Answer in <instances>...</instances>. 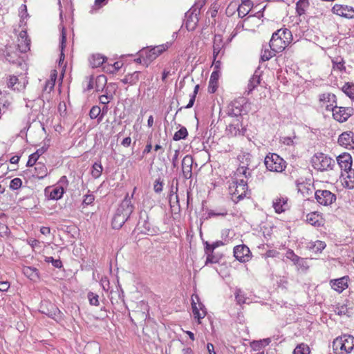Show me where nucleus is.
I'll list each match as a JSON object with an SVG mask.
<instances>
[{"mask_svg":"<svg viewBox=\"0 0 354 354\" xmlns=\"http://www.w3.org/2000/svg\"><path fill=\"white\" fill-rule=\"evenodd\" d=\"M313 168L320 171L332 170L335 165V160L326 154L317 153L311 158Z\"/></svg>","mask_w":354,"mask_h":354,"instance_id":"nucleus-2","label":"nucleus"},{"mask_svg":"<svg viewBox=\"0 0 354 354\" xmlns=\"http://www.w3.org/2000/svg\"><path fill=\"white\" fill-rule=\"evenodd\" d=\"M250 9L248 7H243V6H239L238 8V15L241 18L245 17L250 12Z\"/></svg>","mask_w":354,"mask_h":354,"instance_id":"nucleus-64","label":"nucleus"},{"mask_svg":"<svg viewBox=\"0 0 354 354\" xmlns=\"http://www.w3.org/2000/svg\"><path fill=\"white\" fill-rule=\"evenodd\" d=\"M200 14V8L195 4L185 15L183 24L186 28L190 31L194 30L198 22V15Z\"/></svg>","mask_w":354,"mask_h":354,"instance_id":"nucleus-8","label":"nucleus"},{"mask_svg":"<svg viewBox=\"0 0 354 354\" xmlns=\"http://www.w3.org/2000/svg\"><path fill=\"white\" fill-rule=\"evenodd\" d=\"M48 148V146L44 145L38 149L35 153L30 154L29 156L26 166L32 167L35 164H37V161L39 158L47 151Z\"/></svg>","mask_w":354,"mask_h":354,"instance_id":"nucleus-27","label":"nucleus"},{"mask_svg":"<svg viewBox=\"0 0 354 354\" xmlns=\"http://www.w3.org/2000/svg\"><path fill=\"white\" fill-rule=\"evenodd\" d=\"M343 92L351 99L354 100V84L347 82L342 87Z\"/></svg>","mask_w":354,"mask_h":354,"instance_id":"nucleus-46","label":"nucleus"},{"mask_svg":"<svg viewBox=\"0 0 354 354\" xmlns=\"http://www.w3.org/2000/svg\"><path fill=\"white\" fill-rule=\"evenodd\" d=\"M282 34H286V35H290V30L287 28H284V29H279L278 30H277L276 32H274L272 35V37H271V39L270 41H276L277 39H279L281 38V36H282Z\"/></svg>","mask_w":354,"mask_h":354,"instance_id":"nucleus-55","label":"nucleus"},{"mask_svg":"<svg viewBox=\"0 0 354 354\" xmlns=\"http://www.w3.org/2000/svg\"><path fill=\"white\" fill-rule=\"evenodd\" d=\"M19 84V83L17 77L15 75H10L8 82V87L15 91H20L21 89V86H18Z\"/></svg>","mask_w":354,"mask_h":354,"instance_id":"nucleus-45","label":"nucleus"},{"mask_svg":"<svg viewBox=\"0 0 354 354\" xmlns=\"http://www.w3.org/2000/svg\"><path fill=\"white\" fill-rule=\"evenodd\" d=\"M129 218L115 212L111 222L113 228L120 229Z\"/></svg>","mask_w":354,"mask_h":354,"instance_id":"nucleus-30","label":"nucleus"},{"mask_svg":"<svg viewBox=\"0 0 354 354\" xmlns=\"http://www.w3.org/2000/svg\"><path fill=\"white\" fill-rule=\"evenodd\" d=\"M234 294L236 301L239 304L241 305L248 303L247 299L248 298L245 297V295L243 290L241 289H236Z\"/></svg>","mask_w":354,"mask_h":354,"instance_id":"nucleus-49","label":"nucleus"},{"mask_svg":"<svg viewBox=\"0 0 354 354\" xmlns=\"http://www.w3.org/2000/svg\"><path fill=\"white\" fill-rule=\"evenodd\" d=\"M246 129L243 126V119L232 118V120L227 125V134L232 137L243 136Z\"/></svg>","mask_w":354,"mask_h":354,"instance_id":"nucleus-13","label":"nucleus"},{"mask_svg":"<svg viewBox=\"0 0 354 354\" xmlns=\"http://www.w3.org/2000/svg\"><path fill=\"white\" fill-rule=\"evenodd\" d=\"M333 347L337 354L350 353L354 348V337L348 334L338 337L334 339Z\"/></svg>","mask_w":354,"mask_h":354,"instance_id":"nucleus-1","label":"nucleus"},{"mask_svg":"<svg viewBox=\"0 0 354 354\" xmlns=\"http://www.w3.org/2000/svg\"><path fill=\"white\" fill-rule=\"evenodd\" d=\"M317 202L324 206H329L336 201V195L329 190L318 189L315 192Z\"/></svg>","mask_w":354,"mask_h":354,"instance_id":"nucleus-11","label":"nucleus"},{"mask_svg":"<svg viewBox=\"0 0 354 354\" xmlns=\"http://www.w3.org/2000/svg\"><path fill=\"white\" fill-rule=\"evenodd\" d=\"M270 47L275 53L282 52L288 46L287 42H284L281 38L276 41H270Z\"/></svg>","mask_w":354,"mask_h":354,"instance_id":"nucleus-35","label":"nucleus"},{"mask_svg":"<svg viewBox=\"0 0 354 354\" xmlns=\"http://www.w3.org/2000/svg\"><path fill=\"white\" fill-rule=\"evenodd\" d=\"M225 53V44L221 35H215L213 42V58L217 59L220 54L221 57Z\"/></svg>","mask_w":354,"mask_h":354,"instance_id":"nucleus-20","label":"nucleus"},{"mask_svg":"<svg viewBox=\"0 0 354 354\" xmlns=\"http://www.w3.org/2000/svg\"><path fill=\"white\" fill-rule=\"evenodd\" d=\"M30 40L28 38L26 31L20 32L18 37L17 50L19 53H26L30 50Z\"/></svg>","mask_w":354,"mask_h":354,"instance_id":"nucleus-22","label":"nucleus"},{"mask_svg":"<svg viewBox=\"0 0 354 354\" xmlns=\"http://www.w3.org/2000/svg\"><path fill=\"white\" fill-rule=\"evenodd\" d=\"M163 188V180L160 178L156 179L153 184V189L156 193H160Z\"/></svg>","mask_w":354,"mask_h":354,"instance_id":"nucleus-63","label":"nucleus"},{"mask_svg":"<svg viewBox=\"0 0 354 354\" xmlns=\"http://www.w3.org/2000/svg\"><path fill=\"white\" fill-rule=\"evenodd\" d=\"M333 68L335 71H339V72H345L346 66H344L345 62L341 56H337L331 59Z\"/></svg>","mask_w":354,"mask_h":354,"instance_id":"nucleus-33","label":"nucleus"},{"mask_svg":"<svg viewBox=\"0 0 354 354\" xmlns=\"http://www.w3.org/2000/svg\"><path fill=\"white\" fill-rule=\"evenodd\" d=\"M205 253L207 255V258L205 260V266L209 263H218L219 259L214 254V252H210V250H207L205 248Z\"/></svg>","mask_w":354,"mask_h":354,"instance_id":"nucleus-48","label":"nucleus"},{"mask_svg":"<svg viewBox=\"0 0 354 354\" xmlns=\"http://www.w3.org/2000/svg\"><path fill=\"white\" fill-rule=\"evenodd\" d=\"M21 179L19 178H15L10 181V188L12 190H17L21 187Z\"/></svg>","mask_w":354,"mask_h":354,"instance_id":"nucleus-61","label":"nucleus"},{"mask_svg":"<svg viewBox=\"0 0 354 354\" xmlns=\"http://www.w3.org/2000/svg\"><path fill=\"white\" fill-rule=\"evenodd\" d=\"M87 297L91 306H98L100 305L99 296L97 294L89 292L87 295Z\"/></svg>","mask_w":354,"mask_h":354,"instance_id":"nucleus-53","label":"nucleus"},{"mask_svg":"<svg viewBox=\"0 0 354 354\" xmlns=\"http://www.w3.org/2000/svg\"><path fill=\"white\" fill-rule=\"evenodd\" d=\"M95 200V196L93 194H87L84 196V199L82 203L83 207L91 205Z\"/></svg>","mask_w":354,"mask_h":354,"instance_id":"nucleus-60","label":"nucleus"},{"mask_svg":"<svg viewBox=\"0 0 354 354\" xmlns=\"http://www.w3.org/2000/svg\"><path fill=\"white\" fill-rule=\"evenodd\" d=\"M192 308L194 318L198 319V324H201V319L205 317L207 311L205 306L201 302L200 298L197 295H193L192 296Z\"/></svg>","mask_w":354,"mask_h":354,"instance_id":"nucleus-12","label":"nucleus"},{"mask_svg":"<svg viewBox=\"0 0 354 354\" xmlns=\"http://www.w3.org/2000/svg\"><path fill=\"white\" fill-rule=\"evenodd\" d=\"M247 104L245 97H239L232 101L226 108V114L232 118L243 119L242 115Z\"/></svg>","mask_w":354,"mask_h":354,"instance_id":"nucleus-5","label":"nucleus"},{"mask_svg":"<svg viewBox=\"0 0 354 354\" xmlns=\"http://www.w3.org/2000/svg\"><path fill=\"white\" fill-rule=\"evenodd\" d=\"M248 192V184L243 180L239 182H232L229 187V192L232 196V200L237 203L247 196Z\"/></svg>","mask_w":354,"mask_h":354,"instance_id":"nucleus-3","label":"nucleus"},{"mask_svg":"<svg viewBox=\"0 0 354 354\" xmlns=\"http://www.w3.org/2000/svg\"><path fill=\"white\" fill-rule=\"evenodd\" d=\"M348 175L344 181V187L348 189L354 188V169H350L347 171Z\"/></svg>","mask_w":354,"mask_h":354,"instance_id":"nucleus-41","label":"nucleus"},{"mask_svg":"<svg viewBox=\"0 0 354 354\" xmlns=\"http://www.w3.org/2000/svg\"><path fill=\"white\" fill-rule=\"evenodd\" d=\"M332 12L342 17L354 19V7L353 6L335 4L332 8Z\"/></svg>","mask_w":354,"mask_h":354,"instance_id":"nucleus-16","label":"nucleus"},{"mask_svg":"<svg viewBox=\"0 0 354 354\" xmlns=\"http://www.w3.org/2000/svg\"><path fill=\"white\" fill-rule=\"evenodd\" d=\"M252 169L245 165H239L236 170L234 172L232 177L233 182H239V180H243L248 184V180L252 178Z\"/></svg>","mask_w":354,"mask_h":354,"instance_id":"nucleus-15","label":"nucleus"},{"mask_svg":"<svg viewBox=\"0 0 354 354\" xmlns=\"http://www.w3.org/2000/svg\"><path fill=\"white\" fill-rule=\"evenodd\" d=\"M24 273L31 280L39 277L38 270L35 268L26 267L24 268Z\"/></svg>","mask_w":354,"mask_h":354,"instance_id":"nucleus-43","label":"nucleus"},{"mask_svg":"<svg viewBox=\"0 0 354 354\" xmlns=\"http://www.w3.org/2000/svg\"><path fill=\"white\" fill-rule=\"evenodd\" d=\"M139 71H135L133 73L125 75V77L121 80V82L124 84H135L139 80Z\"/></svg>","mask_w":354,"mask_h":354,"instance_id":"nucleus-37","label":"nucleus"},{"mask_svg":"<svg viewBox=\"0 0 354 354\" xmlns=\"http://www.w3.org/2000/svg\"><path fill=\"white\" fill-rule=\"evenodd\" d=\"M260 83V76L254 73L248 84V94H250Z\"/></svg>","mask_w":354,"mask_h":354,"instance_id":"nucleus-38","label":"nucleus"},{"mask_svg":"<svg viewBox=\"0 0 354 354\" xmlns=\"http://www.w3.org/2000/svg\"><path fill=\"white\" fill-rule=\"evenodd\" d=\"M350 278L348 276L330 280L329 284L333 290L338 293L342 292L348 286Z\"/></svg>","mask_w":354,"mask_h":354,"instance_id":"nucleus-18","label":"nucleus"},{"mask_svg":"<svg viewBox=\"0 0 354 354\" xmlns=\"http://www.w3.org/2000/svg\"><path fill=\"white\" fill-rule=\"evenodd\" d=\"M6 59L10 63L15 64L19 66L22 64V59L17 52H10L8 50L6 55Z\"/></svg>","mask_w":354,"mask_h":354,"instance_id":"nucleus-36","label":"nucleus"},{"mask_svg":"<svg viewBox=\"0 0 354 354\" xmlns=\"http://www.w3.org/2000/svg\"><path fill=\"white\" fill-rule=\"evenodd\" d=\"M240 165H245L249 167L251 163L252 155L249 153H243L239 157Z\"/></svg>","mask_w":354,"mask_h":354,"instance_id":"nucleus-51","label":"nucleus"},{"mask_svg":"<svg viewBox=\"0 0 354 354\" xmlns=\"http://www.w3.org/2000/svg\"><path fill=\"white\" fill-rule=\"evenodd\" d=\"M337 162L342 170L347 171L351 169L352 158L348 153H344L337 157Z\"/></svg>","mask_w":354,"mask_h":354,"instance_id":"nucleus-23","label":"nucleus"},{"mask_svg":"<svg viewBox=\"0 0 354 354\" xmlns=\"http://www.w3.org/2000/svg\"><path fill=\"white\" fill-rule=\"evenodd\" d=\"M334 312L340 316L346 315L348 313V308L346 305H337L335 307Z\"/></svg>","mask_w":354,"mask_h":354,"instance_id":"nucleus-62","label":"nucleus"},{"mask_svg":"<svg viewBox=\"0 0 354 354\" xmlns=\"http://www.w3.org/2000/svg\"><path fill=\"white\" fill-rule=\"evenodd\" d=\"M59 27L62 28V32H61V40H60V48H61V53L59 56V64H61L64 59V49L66 46V29L64 26H62L61 24L59 25Z\"/></svg>","mask_w":354,"mask_h":354,"instance_id":"nucleus-34","label":"nucleus"},{"mask_svg":"<svg viewBox=\"0 0 354 354\" xmlns=\"http://www.w3.org/2000/svg\"><path fill=\"white\" fill-rule=\"evenodd\" d=\"M113 99V95L112 93H106L102 95L99 97L100 102L104 105L108 104Z\"/></svg>","mask_w":354,"mask_h":354,"instance_id":"nucleus-59","label":"nucleus"},{"mask_svg":"<svg viewBox=\"0 0 354 354\" xmlns=\"http://www.w3.org/2000/svg\"><path fill=\"white\" fill-rule=\"evenodd\" d=\"M319 100L322 106H326L327 111H330V107H333L337 105L336 95L331 93H324L319 94Z\"/></svg>","mask_w":354,"mask_h":354,"instance_id":"nucleus-19","label":"nucleus"},{"mask_svg":"<svg viewBox=\"0 0 354 354\" xmlns=\"http://www.w3.org/2000/svg\"><path fill=\"white\" fill-rule=\"evenodd\" d=\"M287 197H279L273 201L272 206L275 212L280 214L289 209Z\"/></svg>","mask_w":354,"mask_h":354,"instance_id":"nucleus-24","label":"nucleus"},{"mask_svg":"<svg viewBox=\"0 0 354 354\" xmlns=\"http://www.w3.org/2000/svg\"><path fill=\"white\" fill-rule=\"evenodd\" d=\"M35 174H33V176L39 178V179H43L45 178L48 174V169L46 166L41 162H37V164H35Z\"/></svg>","mask_w":354,"mask_h":354,"instance_id":"nucleus-31","label":"nucleus"},{"mask_svg":"<svg viewBox=\"0 0 354 354\" xmlns=\"http://www.w3.org/2000/svg\"><path fill=\"white\" fill-rule=\"evenodd\" d=\"M136 190V187H134L133 192L131 196H129V194H127L124 198L119 205L118 207L116 209V212L124 215V216H127L130 218V216L133 212L135 206L133 204L131 199L133 197L135 192Z\"/></svg>","mask_w":354,"mask_h":354,"instance_id":"nucleus-10","label":"nucleus"},{"mask_svg":"<svg viewBox=\"0 0 354 354\" xmlns=\"http://www.w3.org/2000/svg\"><path fill=\"white\" fill-rule=\"evenodd\" d=\"M41 308V310L40 311L41 313L46 315L48 317L52 318L57 322L62 320V313L55 304L46 302Z\"/></svg>","mask_w":354,"mask_h":354,"instance_id":"nucleus-14","label":"nucleus"},{"mask_svg":"<svg viewBox=\"0 0 354 354\" xmlns=\"http://www.w3.org/2000/svg\"><path fill=\"white\" fill-rule=\"evenodd\" d=\"M227 214V210L225 208L221 209L220 211L216 212L214 210H210L208 212L207 218H210L214 216H225Z\"/></svg>","mask_w":354,"mask_h":354,"instance_id":"nucleus-57","label":"nucleus"},{"mask_svg":"<svg viewBox=\"0 0 354 354\" xmlns=\"http://www.w3.org/2000/svg\"><path fill=\"white\" fill-rule=\"evenodd\" d=\"M89 116L91 119H97L100 122L103 119V113H101V109L98 106H93L90 111Z\"/></svg>","mask_w":354,"mask_h":354,"instance_id":"nucleus-39","label":"nucleus"},{"mask_svg":"<svg viewBox=\"0 0 354 354\" xmlns=\"http://www.w3.org/2000/svg\"><path fill=\"white\" fill-rule=\"evenodd\" d=\"M147 212L143 210L140 212L139 221L137 224L138 230L145 234L153 235L158 232V229L153 226L149 221Z\"/></svg>","mask_w":354,"mask_h":354,"instance_id":"nucleus-6","label":"nucleus"},{"mask_svg":"<svg viewBox=\"0 0 354 354\" xmlns=\"http://www.w3.org/2000/svg\"><path fill=\"white\" fill-rule=\"evenodd\" d=\"M44 261L46 263H51L54 268H61L63 267L62 262L59 259H54L53 257H46Z\"/></svg>","mask_w":354,"mask_h":354,"instance_id":"nucleus-56","label":"nucleus"},{"mask_svg":"<svg viewBox=\"0 0 354 354\" xmlns=\"http://www.w3.org/2000/svg\"><path fill=\"white\" fill-rule=\"evenodd\" d=\"M293 354H310V348L308 345L301 344L294 349Z\"/></svg>","mask_w":354,"mask_h":354,"instance_id":"nucleus-52","label":"nucleus"},{"mask_svg":"<svg viewBox=\"0 0 354 354\" xmlns=\"http://www.w3.org/2000/svg\"><path fill=\"white\" fill-rule=\"evenodd\" d=\"M203 243L205 245V248L207 250H210V252H214L216 248L226 244V243L223 241H216L212 244L209 243L207 241H205Z\"/></svg>","mask_w":354,"mask_h":354,"instance_id":"nucleus-50","label":"nucleus"},{"mask_svg":"<svg viewBox=\"0 0 354 354\" xmlns=\"http://www.w3.org/2000/svg\"><path fill=\"white\" fill-rule=\"evenodd\" d=\"M49 187L46 188L45 193L48 195V198L51 200H59L62 198L64 193L65 192L62 187H58L57 185L53 187L49 192Z\"/></svg>","mask_w":354,"mask_h":354,"instance_id":"nucleus-28","label":"nucleus"},{"mask_svg":"<svg viewBox=\"0 0 354 354\" xmlns=\"http://www.w3.org/2000/svg\"><path fill=\"white\" fill-rule=\"evenodd\" d=\"M198 88H199V85H196L195 87H194V90L192 93V95H190V99H189V103L185 106H182L180 108H179L176 112V113L181 111L183 109H189L191 107L193 106L194 104V102H195V100H196V96L198 93Z\"/></svg>","mask_w":354,"mask_h":354,"instance_id":"nucleus-44","label":"nucleus"},{"mask_svg":"<svg viewBox=\"0 0 354 354\" xmlns=\"http://www.w3.org/2000/svg\"><path fill=\"white\" fill-rule=\"evenodd\" d=\"M106 60V57L100 54L93 55L89 59L90 64L92 68H97L102 66Z\"/></svg>","mask_w":354,"mask_h":354,"instance_id":"nucleus-32","label":"nucleus"},{"mask_svg":"<svg viewBox=\"0 0 354 354\" xmlns=\"http://www.w3.org/2000/svg\"><path fill=\"white\" fill-rule=\"evenodd\" d=\"M103 171V167L100 162H95L91 168V175L95 179L98 178Z\"/></svg>","mask_w":354,"mask_h":354,"instance_id":"nucleus-40","label":"nucleus"},{"mask_svg":"<svg viewBox=\"0 0 354 354\" xmlns=\"http://www.w3.org/2000/svg\"><path fill=\"white\" fill-rule=\"evenodd\" d=\"M308 6V0H299L296 3V12L301 16L305 13L306 8Z\"/></svg>","mask_w":354,"mask_h":354,"instance_id":"nucleus-42","label":"nucleus"},{"mask_svg":"<svg viewBox=\"0 0 354 354\" xmlns=\"http://www.w3.org/2000/svg\"><path fill=\"white\" fill-rule=\"evenodd\" d=\"M330 108V111L333 112V118L340 123L347 121L354 113V110L351 107L337 106L336 105Z\"/></svg>","mask_w":354,"mask_h":354,"instance_id":"nucleus-9","label":"nucleus"},{"mask_svg":"<svg viewBox=\"0 0 354 354\" xmlns=\"http://www.w3.org/2000/svg\"><path fill=\"white\" fill-rule=\"evenodd\" d=\"M193 158L191 156H185L182 160V172L185 179H190L192 176Z\"/></svg>","mask_w":354,"mask_h":354,"instance_id":"nucleus-21","label":"nucleus"},{"mask_svg":"<svg viewBox=\"0 0 354 354\" xmlns=\"http://www.w3.org/2000/svg\"><path fill=\"white\" fill-rule=\"evenodd\" d=\"M188 136V132L187 129L185 127H182L178 131H177L174 136L173 140L175 141H178L180 140L185 139Z\"/></svg>","mask_w":354,"mask_h":354,"instance_id":"nucleus-47","label":"nucleus"},{"mask_svg":"<svg viewBox=\"0 0 354 354\" xmlns=\"http://www.w3.org/2000/svg\"><path fill=\"white\" fill-rule=\"evenodd\" d=\"M298 192L301 193L303 197H309L313 194V188L310 184L305 183L303 179H298L295 181Z\"/></svg>","mask_w":354,"mask_h":354,"instance_id":"nucleus-25","label":"nucleus"},{"mask_svg":"<svg viewBox=\"0 0 354 354\" xmlns=\"http://www.w3.org/2000/svg\"><path fill=\"white\" fill-rule=\"evenodd\" d=\"M352 136L353 131H351L343 132L339 136L337 142L342 147L346 149H351V146L352 145V144H351V139Z\"/></svg>","mask_w":354,"mask_h":354,"instance_id":"nucleus-26","label":"nucleus"},{"mask_svg":"<svg viewBox=\"0 0 354 354\" xmlns=\"http://www.w3.org/2000/svg\"><path fill=\"white\" fill-rule=\"evenodd\" d=\"M219 73L218 71H214L210 75L208 84V91L210 93H214L217 90Z\"/></svg>","mask_w":354,"mask_h":354,"instance_id":"nucleus-29","label":"nucleus"},{"mask_svg":"<svg viewBox=\"0 0 354 354\" xmlns=\"http://www.w3.org/2000/svg\"><path fill=\"white\" fill-rule=\"evenodd\" d=\"M326 246V245L324 241H317L310 246V248L313 250L315 252H321Z\"/></svg>","mask_w":354,"mask_h":354,"instance_id":"nucleus-54","label":"nucleus"},{"mask_svg":"<svg viewBox=\"0 0 354 354\" xmlns=\"http://www.w3.org/2000/svg\"><path fill=\"white\" fill-rule=\"evenodd\" d=\"M234 257L239 261L245 263L248 261L251 257V252L245 245H239L234 248Z\"/></svg>","mask_w":354,"mask_h":354,"instance_id":"nucleus-17","label":"nucleus"},{"mask_svg":"<svg viewBox=\"0 0 354 354\" xmlns=\"http://www.w3.org/2000/svg\"><path fill=\"white\" fill-rule=\"evenodd\" d=\"M170 46L171 44L167 42L165 44L159 45L151 48L142 49V57L145 58V64L147 65L154 60L161 53L167 50Z\"/></svg>","mask_w":354,"mask_h":354,"instance_id":"nucleus-7","label":"nucleus"},{"mask_svg":"<svg viewBox=\"0 0 354 354\" xmlns=\"http://www.w3.org/2000/svg\"><path fill=\"white\" fill-rule=\"evenodd\" d=\"M286 258L291 260L294 263H298L301 258L295 254L292 250L289 249L286 253Z\"/></svg>","mask_w":354,"mask_h":354,"instance_id":"nucleus-58","label":"nucleus"},{"mask_svg":"<svg viewBox=\"0 0 354 354\" xmlns=\"http://www.w3.org/2000/svg\"><path fill=\"white\" fill-rule=\"evenodd\" d=\"M264 164L268 171L278 173L286 167V162L275 153H269L265 158Z\"/></svg>","mask_w":354,"mask_h":354,"instance_id":"nucleus-4","label":"nucleus"}]
</instances>
